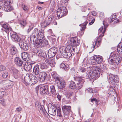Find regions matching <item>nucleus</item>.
<instances>
[{
  "label": "nucleus",
  "instance_id": "obj_25",
  "mask_svg": "<svg viewBox=\"0 0 122 122\" xmlns=\"http://www.w3.org/2000/svg\"><path fill=\"white\" fill-rule=\"evenodd\" d=\"M17 49L15 46L12 45L11 46V48L10 49V53L12 55H14L17 52Z\"/></svg>",
  "mask_w": 122,
  "mask_h": 122
},
{
  "label": "nucleus",
  "instance_id": "obj_2",
  "mask_svg": "<svg viewBox=\"0 0 122 122\" xmlns=\"http://www.w3.org/2000/svg\"><path fill=\"white\" fill-rule=\"evenodd\" d=\"M75 82L71 81H70L69 87L72 89H74L76 88L79 89L82 88L85 81L80 76H76L74 77Z\"/></svg>",
  "mask_w": 122,
  "mask_h": 122
},
{
  "label": "nucleus",
  "instance_id": "obj_34",
  "mask_svg": "<svg viewBox=\"0 0 122 122\" xmlns=\"http://www.w3.org/2000/svg\"><path fill=\"white\" fill-rule=\"evenodd\" d=\"M49 24V23L48 20H46L42 22V23L41 24V25L42 28H45Z\"/></svg>",
  "mask_w": 122,
  "mask_h": 122
},
{
  "label": "nucleus",
  "instance_id": "obj_59",
  "mask_svg": "<svg viewBox=\"0 0 122 122\" xmlns=\"http://www.w3.org/2000/svg\"><path fill=\"white\" fill-rule=\"evenodd\" d=\"M39 89V87L38 86H36L35 88L36 92L37 95L38 94V91Z\"/></svg>",
  "mask_w": 122,
  "mask_h": 122
},
{
  "label": "nucleus",
  "instance_id": "obj_1",
  "mask_svg": "<svg viewBox=\"0 0 122 122\" xmlns=\"http://www.w3.org/2000/svg\"><path fill=\"white\" fill-rule=\"evenodd\" d=\"M44 31L43 30L40 29L39 30L36 28L33 31L32 34L30 36V40L35 42L36 44L42 47L48 45V42L47 40L44 38Z\"/></svg>",
  "mask_w": 122,
  "mask_h": 122
},
{
  "label": "nucleus",
  "instance_id": "obj_20",
  "mask_svg": "<svg viewBox=\"0 0 122 122\" xmlns=\"http://www.w3.org/2000/svg\"><path fill=\"white\" fill-rule=\"evenodd\" d=\"M40 71L38 64L35 65L33 69L32 72L33 74L35 75H38L39 74Z\"/></svg>",
  "mask_w": 122,
  "mask_h": 122
},
{
  "label": "nucleus",
  "instance_id": "obj_38",
  "mask_svg": "<svg viewBox=\"0 0 122 122\" xmlns=\"http://www.w3.org/2000/svg\"><path fill=\"white\" fill-rule=\"evenodd\" d=\"M39 67L41 69H46L48 67V66L46 63H41L38 64Z\"/></svg>",
  "mask_w": 122,
  "mask_h": 122
},
{
  "label": "nucleus",
  "instance_id": "obj_28",
  "mask_svg": "<svg viewBox=\"0 0 122 122\" xmlns=\"http://www.w3.org/2000/svg\"><path fill=\"white\" fill-rule=\"evenodd\" d=\"M56 19L55 16H53L52 15H50L48 17V21L49 23V24L53 23L54 22Z\"/></svg>",
  "mask_w": 122,
  "mask_h": 122
},
{
  "label": "nucleus",
  "instance_id": "obj_32",
  "mask_svg": "<svg viewBox=\"0 0 122 122\" xmlns=\"http://www.w3.org/2000/svg\"><path fill=\"white\" fill-rule=\"evenodd\" d=\"M2 27L8 31H11L12 30L11 27L7 23H4L2 25Z\"/></svg>",
  "mask_w": 122,
  "mask_h": 122
},
{
  "label": "nucleus",
  "instance_id": "obj_7",
  "mask_svg": "<svg viewBox=\"0 0 122 122\" xmlns=\"http://www.w3.org/2000/svg\"><path fill=\"white\" fill-rule=\"evenodd\" d=\"M103 36V35L101 34L98 37L96 40V41H94L92 42V46H91V48L89 49V53L92 52L94 49L95 46L96 45L97 41L98 42V44L97 45V47L100 45V43L102 39V37Z\"/></svg>",
  "mask_w": 122,
  "mask_h": 122
},
{
  "label": "nucleus",
  "instance_id": "obj_19",
  "mask_svg": "<svg viewBox=\"0 0 122 122\" xmlns=\"http://www.w3.org/2000/svg\"><path fill=\"white\" fill-rule=\"evenodd\" d=\"M45 60V62L48 63L51 67H53L55 64V60L53 57Z\"/></svg>",
  "mask_w": 122,
  "mask_h": 122
},
{
  "label": "nucleus",
  "instance_id": "obj_56",
  "mask_svg": "<svg viewBox=\"0 0 122 122\" xmlns=\"http://www.w3.org/2000/svg\"><path fill=\"white\" fill-rule=\"evenodd\" d=\"M104 14L103 12H101L100 13L99 15V17L102 18H103L104 17Z\"/></svg>",
  "mask_w": 122,
  "mask_h": 122
},
{
  "label": "nucleus",
  "instance_id": "obj_42",
  "mask_svg": "<svg viewBox=\"0 0 122 122\" xmlns=\"http://www.w3.org/2000/svg\"><path fill=\"white\" fill-rule=\"evenodd\" d=\"M66 47L64 46L60 47L59 48V51L61 54L66 51Z\"/></svg>",
  "mask_w": 122,
  "mask_h": 122
},
{
  "label": "nucleus",
  "instance_id": "obj_40",
  "mask_svg": "<svg viewBox=\"0 0 122 122\" xmlns=\"http://www.w3.org/2000/svg\"><path fill=\"white\" fill-rule=\"evenodd\" d=\"M73 94V92L71 91H68L66 93L65 95L67 98H70V97Z\"/></svg>",
  "mask_w": 122,
  "mask_h": 122
},
{
  "label": "nucleus",
  "instance_id": "obj_64",
  "mask_svg": "<svg viewBox=\"0 0 122 122\" xmlns=\"http://www.w3.org/2000/svg\"><path fill=\"white\" fill-rule=\"evenodd\" d=\"M92 15L94 16H95L96 15V13L94 11H93L91 12Z\"/></svg>",
  "mask_w": 122,
  "mask_h": 122
},
{
  "label": "nucleus",
  "instance_id": "obj_6",
  "mask_svg": "<svg viewBox=\"0 0 122 122\" xmlns=\"http://www.w3.org/2000/svg\"><path fill=\"white\" fill-rule=\"evenodd\" d=\"M57 15L59 18L65 16L67 14V10L64 7H61L57 10Z\"/></svg>",
  "mask_w": 122,
  "mask_h": 122
},
{
  "label": "nucleus",
  "instance_id": "obj_61",
  "mask_svg": "<svg viewBox=\"0 0 122 122\" xmlns=\"http://www.w3.org/2000/svg\"><path fill=\"white\" fill-rule=\"evenodd\" d=\"M22 110V108L20 107H19L17 108H16V110L15 111L18 112H20Z\"/></svg>",
  "mask_w": 122,
  "mask_h": 122
},
{
  "label": "nucleus",
  "instance_id": "obj_39",
  "mask_svg": "<svg viewBox=\"0 0 122 122\" xmlns=\"http://www.w3.org/2000/svg\"><path fill=\"white\" fill-rule=\"evenodd\" d=\"M117 50L119 53L122 54V44H119L117 47Z\"/></svg>",
  "mask_w": 122,
  "mask_h": 122
},
{
  "label": "nucleus",
  "instance_id": "obj_51",
  "mask_svg": "<svg viewBox=\"0 0 122 122\" xmlns=\"http://www.w3.org/2000/svg\"><path fill=\"white\" fill-rule=\"evenodd\" d=\"M78 70L79 71L82 73L85 72L86 69L83 67H81Z\"/></svg>",
  "mask_w": 122,
  "mask_h": 122
},
{
  "label": "nucleus",
  "instance_id": "obj_41",
  "mask_svg": "<svg viewBox=\"0 0 122 122\" xmlns=\"http://www.w3.org/2000/svg\"><path fill=\"white\" fill-rule=\"evenodd\" d=\"M19 24L21 26V27L23 28L26 25V22L25 20H21L20 21Z\"/></svg>",
  "mask_w": 122,
  "mask_h": 122
},
{
  "label": "nucleus",
  "instance_id": "obj_29",
  "mask_svg": "<svg viewBox=\"0 0 122 122\" xmlns=\"http://www.w3.org/2000/svg\"><path fill=\"white\" fill-rule=\"evenodd\" d=\"M38 55L39 57H42L46 59L47 58V54L46 53L43 51H39Z\"/></svg>",
  "mask_w": 122,
  "mask_h": 122
},
{
  "label": "nucleus",
  "instance_id": "obj_23",
  "mask_svg": "<svg viewBox=\"0 0 122 122\" xmlns=\"http://www.w3.org/2000/svg\"><path fill=\"white\" fill-rule=\"evenodd\" d=\"M56 107L53 106H51L49 109L48 110V113L49 114L53 116H55L56 114Z\"/></svg>",
  "mask_w": 122,
  "mask_h": 122
},
{
  "label": "nucleus",
  "instance_id": "obj_57",
  "mask_svg": "<svg viewBox=\"0 0 122 122\" xmlns=\"http://www.w3.org/2000/svg\"><path fill=\"white\" fill-rule=\"evenodd\" d=\"M5 92H4L2 91H0V97H2L5 94Z\"/></svg>",
  "mask_w": 122,
  "mask_h": 122
},
{
  "label": "nucleus",
  "instance_id": "obj_3",
  "mask_svg": "<svg viewBox=\"0 0 122 122\" xmlns=\"http://www.w3.org/2000/svg\"><path fill=\"white\" fill-rule=\"evenodd\" d=\"M80 43L79 40H78L76 37L71 38L69 41V45L67 46L66 48L69 50L71 54H74L75 51V48L79 45Z\"/></svg>",
  "mask_w": 122,
  "mask_h": 122
},
{
  "label": "nucleus",
  "instance_id": "obj_46",
  "mask_svg": "<svg viewBox=\"0 0 122 122\" xmlns=\"http://www.w3.org/2000/svg\"><path fill=\"white\" fill-rule=\"evenodd\" d=\"M34 27V25H29V26L26 30V31L28 33H29L31 30H32Z\"/></svg>",
  "mask_w": 122,
  "mask_h": 122
},
{
  "label": "nucleus",
  "instance_id": "obj_60",
  "mask_svg": "<svg viewBox=\"0 0 122 122\" xmlns=\"http://www.w3.org/2000/svg\"><path fill=\"white\" fill-rule=\"evenodd\" d=\"M23 9L25 11H27L28 10V8L27 6L24 5Z\"/></svg>",
  "mask_w": 122,
  "mask_h": 122
},
{
  "label": "nucleus",
  "instance_id": "obj_22",
  "mask_svg": "<svg viewBox=\"0 0 122 122\" xmlns=\"http://www.w3.org/2000/svg\"><path fill=\"white\" fill-rule=\"evenodd\" d=\"M12 70L13 73V75L15 79H17L20 76V75L19 73V71L15 68H12Z\"/></svg>",
  "mask_w": 122,
  "mask_h": 122
},
{
  "label": "nucleus",
  "instance_id": "obj_54",
  "mask_svg": "<svg viewBox=\"0 0 122 122\" xmlns=\"http://www.w3.org/2000/svg\"><path fill=\"white\" fill-rule=\"evenodd\" d=\"M110 88L109 89V91H110V92H112L113 91L114 92L115 91V90L114 89L115 87L114 86H110Z\"/></svg>",
  "mask_w": 122,
  "mask_h": 122
},
{
  "label": "nucleus",
  "instance_id": "obj_13",
  "mask_svg": "<svg viewBox=\"0 0 122 122\" xmlns=\"http://www.w3.org/2000/svg\"><path fill=\"white\" fill-rule=\"evenodd\" d=\"M63 112L64 113V117L68 115L71 111V107L70 106L64 105L62 107Z\"/></svg>",
  "mask_w": 122,
  "mask_h": 122
},
{
  "label": "nucleus",
  "instance_id": "obj_36",
  "mask_svg": "<svg viewBox=\"0 0 122 122\" xmlns=\"http://www.w3.org/2000/svg\"><path fill=\"white\" fill-rule=\"evenodd\" d=\"M114 18H112L111 19V20L110 21V23H112L114 24L120 22L121 21L119 20L117 18H115V16H114Z\"/></svg>",
  "mask_w": 122,
  "mask_h": 122
},
{
  "label": "nucleus",
  "instance_id": "obj_44",
  "mask_svg": "<svg viewBox=\"0 0 122 122\" xmlns=\"http://www.w3.org/2000/svg\"><path fill=\"white\" fill-rule=\"evenodd\" d=\"M39 111L41 110L42 112L44 113L46 112V111L45 109L44 106L43 105H41L40 107H39L38 109Z\"/></svg>",
  "mask_w": 122,
  "mask_h": 122
},
{
  "label": "nucleus",
  "instance_id": "obj_26",
  "mask_svg": "<svg viewBox=\"0 0 122 122\" xmlns=\"http://www.w3.org/2000/svg\"><path fill=\"white\" fill-rule=\"evenodd\" d=\"M7 3L6 4L7 5H5L4 7L5 8L4 10H5V11L7 12H9L13 10H14V8L13 7L9 5L10 4H11L12 3L11 2V3L9 4V2H8V4H7Z\"/></svg>",
  "mask_w": 122,
  "mask_h": 122
},
{
  "label": "nucleus",
  "instance_id": "obj_63",
  "mask_svg": "<svg viewBox=\"0 0 122 122\" xmlns=\"http://www.w3.org/2000/svg\"><path fill=\"white\" fill-rule=\"evenodd\" d=\"M87 90L90 93L92 92H92V88H88L87 89Z\"/></svg>",
  "mask_w": 122,
  "mask_h": 122
},
{
  "label": "nucleus",
  "instance_id": "obj_37",
  "mask_svg": "<svg viewBox=\"0 0 122 122\" xmlns=\"http://www.w3.org/2000/svg\"><path fill=\"white\" fill-rule=\"evenodd\" d=\"M62 56L65 58H68L70 57L72 55L71 53L67 52L66 51L61 54Z\"/></svg>",
  "mask_w": 122,
  "mask_h": 122
},
{
  "label": "nucleus",
  "instance_id": "obj_5",
  "mask_svg": "<svg viewBox=\"0 0 122 122\" xmlns=\"http://www.w3.org/2000/svg\"><path fill=\"white\" fill-rule=\"evenodd\" d=\"M99 67L94 66L93 70L89 72V76L90 79L96 80L100 77Z\"/></svg>",
  "mask_w": 122,
  "mask_h": 122
},
{
  "label": "nucleus",
  "instance_id": "obj_17",
  "mask_svg": "<svg viewBox=\"0 0 122 122\" xmlns=\"http://www.w3.org/2000/svg\"><path fill=\"white\" fill-rule=\"evenodd\" d=\"M33 64L31 62H29L25 63V64H24V68L25 70L27 71H29L31 69Z\"/></svg>",
  "mask_w": 122,
  "mask_h": 122
},
{
  "label": "nucleus",
  "instance_id": "obj_48",
  "mask_svg": "<svg viewBox=\"0 0 122 122\" xmlns=\"http://www.w3.org/2000/svg\"><path fill=\"white\" fill-rule=\"evenodd\" d=\"M119 80V78L117 76H116L113 79V81H112V83H113V84L114 83H117L118 82Z\"/></svg>",
  "mask_w": 122,
  "mask_h": 122
},
{
  "label": "nucleus",
  "instance_id": "obj_52",
  "mask_svg": "<svg viewBox=\"0 0 122 122\" xmlns=\"http://www.w3.org/2000/svg\"><path fill=\"white\" fill-rule=\"evenodd\" d=\"M41 106V103L39 102H37L35 103V106L36 109H38Z\"/></svg>",
  "mask_w": 122,
  "mask_h": 122
},
{
  "label": "nucleus",
  "instance_id": "obj_31",
  "mask_svg": "<svg viewBox=\"0 0 122 122\" xmlns=\"http://www.w3.org/2000/svg\"><path fill=\"white\" fill-rule=\"evenodd\" d=\"M60 84L59 85L58 88L59 89L63 88L65 87L66 83L65 81L63 80H60V82H59Z\"/></svg>",
  "mask_w": 122,
  "mask_h": 122
},
{
  "label": "nucleus",
  "instance_id": "obj_43",
  "mask_svg": "<svg viewBox=\"0 0 122 122\" xmlns=\"http://www.w3.org/2000/svg\"><path fill=\"white\" fill-rule=\"evenodd\" d=\"M88 22L87 21H85L83 24H81L80 25V26L81 25L82 27H81V31L84 30L86 28V26Z\"/></svg>",
  "mask_w": 122,
  "mask_h": 122
},
{
  "label": "nucleus",
  "instance_id": "obj_10",
  "mask_svg": "<svg viewBox=\"0 0 122 122\" xmlns=\"http://www.w3.org/2000/svg\"><path fill=\"white\" fill-rule=\"evenodd\" d=\"M57 47H53L50 48L48 51V56L49 58L53 57L55 56L57 52Z\"/></svg>",
  "mask_w": 122,
  "mask_h": 122
},
{
  "label": "nucleus",
  "instance_id": "obj_55",
  "mask_svg": "<svg viewBox=\"0 0 122 122\" xmlns=\"http://www.w3.org/2000/svg\"><path fill=\"white\" fill-rule=\"evenodd\" d=\"M91 101L92 102H95V103L98 102V100L96 98H93L91 99Z\"/></svg>",
  "mask_w": 122,
  "mask_h": 122
},
{
  "label": "nucleus",
  "instance_id": "obj_11",
  "mask_svg": "<svg viewBox=\"0 0 122 122\" xmlns=\"http://www.w3.org/2000/svg\"><path fill=\"white\" fill-rule=\"evenodd\" d=\"M49 86L43 85L40 86V94L42 95L48 94Z\"/></svg>",
  "mask_w": 122,
  "mask_h": 122
},
{
  "label": "nucleus",
  "instance_id": "obj_18",
  "mask_svg": "<svg viewBox=\"0 0 122 122\" xmlns=\"http://www.w3.org/2000/svg\"><path fill=\"white\" fill-rule=\"evenodd\" d=\"M31 76H33V75H29L28 77H25L24 79L22 81V82L26 86L30 85Z\"/></svg>",
  "mask_w": 122,
  "mask_h": 122
},
{
  "label": "nucleus",
  "instance_id": "obj_16",
  "mask_svg": "<svg viewBox=\"0 0 122 122\" xmlns=\"http://www.w3.org/2000/svg\"><path fill=\"white\" fill-rule=\"evenodd\" d=\"M14 63L18 67H21L23 63V61L18 57H15L14 60Z\"/></svg>",
  "mask_w": 122,
  "mask_h": 122
},
{
  "label": "nucleus",
  "instance_id": "obj_58",
  "mask_svg": "<svg viewBox=\"0 0 122 122\" xmlns=\"http://www.w3.org/2000/svg\"><path fill=\"white\" fill-rule=\"evenodd\" d=\"M61 97L62 95H60L59 94H57V98L58 99V100L59 101H60L61 100Z\"/></svg>",
  "mask_w": 122,
  "mask_h": 122
},
{
  "label": "nucleus",
  "instance_id": "obj_50",
  "mask_svg": "<svg viewBox=\"0 0 122 122\" xmlns=\"http://www.w3.org/2000/svg\"><path fill=\"white\" fill-rule=\"evenodd\" d=\"M8 73L7 72L5 71L3 72L2 76L4 78H5L8 76Z\"/></svg>",
  "mask_w": 122,
  "mask_h": 122
},
{
  "label": "nucleus",
  "instance_id": "obj_24",
  "mask_svg": "<svg viewBox=\"0 0 122 122\" xmlns=\"http://www.w3.org/2000/svg\"><path fill=\"white\" fill-rule=\"evenodd\" d=\"M51 75L53 78L56 81L60 82V79L59 76L56 72L54 71L52 72L51 73Z\"/></svg>",
  "mask_w": 122,
  "mask_h": 122
},
{
  "label": "nucleus",
  "instance_id": "obj_35",
  "mask_svg": "<svg viewBox=\"0 0 122 122\" xmlns=\"http://www.w3.org/2000/svg\"><path fill=\"white\" fill-rule=\"evenodd\" d=\"M60 67L65 71L69 69V65L66 64H65L63 63H62L60 65Z\"/></svg>",
  "mask_w": 122,
  "mask_h": 122
},
{
  "label": "nucleus",
  "instance_id": "obj_62",
  "mask_svg": "<svg viewBox=\"0 0 122 122\" xmlns=\"http://www.w3.org/2000/svg\"><path fill=\"white\" fill-rule=\"evenodd\" d=\"M39 51H38V50L36 49H35L33 51V52L34 53H39Z\"/></svg>",
  "mask_w": 122,
  "mask_h": 122
},
{
  "label": "nucleus",
  "instance_id": "obj_4",
  "mask_svg": "<svg viewBox=\"0 0 122 122\" xmlns=\"http://www.w3.org/2000/svg\"><path fill=\"white\" fill-rule=\"evenodd\" d=\"M119 54L114 52L112 56L113 59L108 58V62L110 64L117 65L121 62L122 60V57Z\"/></svg>",
  "mask_w": 122,
  "mask_h": 122
},
{
  "label": "nucleus",
  "instance_id": "obj_14",
  "mask_svg": "<svg viewBox=\"0 0 122 122\" xmlns=\"http://www.w3.org/2000/svg\"><path fill=\"white\" fill-rule=\"evenodd\" d=\"M11 38L12 39L16 42H19L22 39L20 36H18L15 32H13L11 35Z\"/></svg>",
  "mask_w": 122,
  "mask_h": 122
},
{
  "label": "nucleus",
  "instance_id": "obj_47",
  "mask_svg": "<svg viewBox=\"0 0 122 122\" xmlns=\"http://www.w3.org/2000/svg\"><path fill=\"white\" fill-rule=\"evenodd\" d=\"M116 76L112 74H110L109 76V79L111 83H112V81H113V79Z\"/></svg>",
  "mask_w": 122,
  "mask_h": 122
},
{
  "label": "nucleus",
  "instance_id": "obj_53",
  "mask_svg": "<svg viewBox=\"0 0 122 122\" xmlns=\"http://www.w3.org/2000/svg\"><path fill=\"white\" fill-rule=\"evenodd\" d=\"M6 69V67L2 65H0V71H3Z\"/></svg>",
  "mask_w": 122,
  "mask_h": 122
},
{
  "label": "nucleus",
  "instance_id": "obj_49",
  "mask_svg": "<svg viewBox=\"0 0 122 122\" xmlns=\"http://www.w3.org/2000/svg\"><path fill=\"white\" fill-rule=\"evenodd\" d=\"M0 103L2 104L3 106H5L6 105L5 100L2 97L0 98Z\"/></svg>",
  "mask_w": 122,
  "mask_h": 122
},
{
  "label": "nucleus",
  "instance_id": "obj_45",
  "mask_svg": "<svg viewBox=\"0 0 122 122\" xmlns=\"http://www.w3.org/2000/svg\"><path fill=\"white\" fill-rule=\"evenodd\" d=\"M0 1L1 2V3L2 5H5L7 3V4H8V3L9 2V4H10L11 3V2L10 1V0H0Z\"/></svg>",
  "mask_w": 122,
  "mask_h": 122
},
{
  "label": "nucleus",
  "instance_id": "obj_15",
  "mask_svg": "<svg viewBox=\"0 0 122 122\" xmlns=\"http://www.w3.org/2000/svg\"><path fill=\"white\" fill-rule=\"evenodd\" d=\"M56 91L55 89V86L51 85L50 86L49 89H48V94L52 96L56 95Z\"/></svg>",
  "mask_w": 122,
  "mask_h": 122
},
{
  "label": "nucleus",
  "instance_id": "obj_33",
  "mask_svg": "<svg viewBox=\"0 0 122 122\" xmlns=\"http://www.w3.org/2000/svg\"><path fill=\"white\" fill-rule=\"evenodd\" d=\"M101 68L99 67L100 70H99L100 72V73H101V74L102 75V73H103V72H106L107 69V68L105 65L102 64L101 65Z\"/></svg>",
  "mask_w": 122,
  "mask_h": 122
},
{
  "label": "nucleus",
  "instance_id": "obj_9",
  "mask_svg": "<svg viewBox=\"0 0 122 122\" xmlns=\"http://www.w3.org/2000/svg\"><path fill=\"white\" fill-rule=\"evenodd\" d=\"M39 76L40 81L42 82L45 81L46 80H50L51 78L50 76H47L46 73L44 71L40 72Z\"/></svg>",
  "mask_w": 122,
  "mask_h": 122
},
{
  "label": "nucleus",
  "instance_id": "obj_12",
  "mask_svg": "<svg viewBox=\"0 0 122 122\" xmlns=\"http://www.w3.org/2000/svg\"><path fill=\"white\" fill-rule=\"evenodd\" d=\"M19 44L22 51H26L28 50V44L22 39L19 42Z\"/></svg>",
  "mask_w": 122,
  "mask_h": 122
},
{
  "label": "nucleus",
  "instance_id": "obj_27",
  "mask_svg": "<svg viewBox=\"0 0 122 122\" xmlns=\"http://www.w3.org/2000/svg\"><path fill=\"white\" fill-rule=\"evenodd\" d=\"M57 110V115L61 117H62L64 116V113L63 112L61 111V109L60 107L58 106L56 107Z\"/></svg>",
  "mask_w": 122,
  "mask_h": 122
},
{
  "label": "nucleus",
  "instance_id": "obj_30",
  "mask_svg": "<svg viewBox=\"0 0 122 122\" xmlns=\"http://www.w3.org/2000/svg\"><path fill=\"white\" fill-rule=\"evenodd\" d=\"M33 76H31V85H33L36 83L38 82L37 80V78L34 75H33Z\"/></svg>",
  "mask_w": 122,
  "mask_h": 122
},
{
  "label": "nucleus",
  "instance_id": "obj_8",
  "mask_svg": "<svg viewBox=\"0 0 122 122\" xmlns=\"http://www.w3.org/2000/svg\"><path fill=\"white\" fill-rule=\"evenodd\" d=\"M90 59L92 60L91 62L93 64L101 63L103 61V59L102 56H97L96 55L92 56L90 58Z\"/></svg>",
  "mask_w": 122,
  "mask_h": 122
},
{
  "label": "nucleus",
  "instance_id": "obj_21",
  "mask_svg": "<svg viewBox=\"0 0 122 122\" xmlns=\"http://www.w3.org/2000/svg\"><path fill=\"white\" fill-rule=\"evenodd\" d=\"M21 57L25 61H28L30 59L29 54L25 52L21 53Z\"/></svg>",
  "mask_w": 122,
  "mask_h": 122
}]
</instances>
